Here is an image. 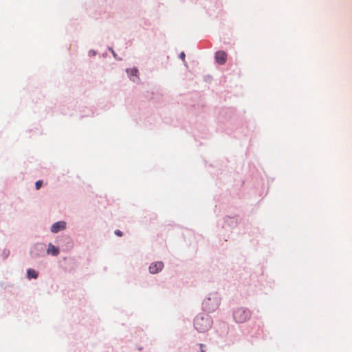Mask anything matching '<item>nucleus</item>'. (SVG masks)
Returning a JSON list of instances; mask_svg holds the SVG:
<instances>
[{"label": "nucleus", "mask_w": 352, "mask_h": 352, "mask_svg": "<svg viewBox=\"0 0 352 352\" xmlns=\"http://www.w3.org/2000/svg\"><path fill=\"white\" fill-rule=\"evenodd\" d=\"M195 329L201 333L206 332L210 329L212 320L209 316H197L194 321Z\"/></svg>", "instance_id": "obj_1"}, {"label": "nucleus", "mask_w": 352, "mask_h": 352, "mask_svg": "<svg viewBox=\"0 0 352 352\" xmlns=\"http://www.w3.org/2000/svg\"><path fill=\"white\" fill-rule=\"evenodd\" d=\"M233 316L236 322H244L250 318V312L243 308H238L234 312Z\"/></svg>", "instance_id": "obj_2"}, {"label": "nucleus", "mask_w": 352, "mask_h": 352, "mask_svg": "<svg viewBox=\"0 0 352 352\" xmlns=\"http://www.w3.org/2000/svg\"><path fill=\"white\" fill-rule=\"evenodd\" d=\"M205 310L208 312L213 311L218 306V300L217 299L212 300L211 298L206 299L203 303Z\"/></svg>", "instance_id": "obj_3"}, {"label": "nucleus", "mask_w": 352, "mask_h": 352, "mask_svg": "<svg viewBox=\"0 0 352 352\" xmlns=\"http://www.w3.org/2000/svg\"><path fill=\"white\" fill-rule=\"evenodd\" d=\"M227 54L222 50L218 51L215 54V60L219 65H223L227 60Z\"/></svg>", "instance_id": "obj_4"}, {"label": "nucleus", "mask_w": 352, "mask_h": 352, "mask_svg": "<svg viewBox=\"0 0 352 352\" xmlns=\"http://www.w3.org/2000/svg\"><path fill=\"white\" fill-rule=\"evenodd\" d=\"M164 267V264L161 261L154 262L149 266V272L151 274H157L160 272Z\"/></svg>", "instance_id": "obj_5"}, {"label": "nucleus", "mask_w": 352, "mask_h": 352, "mask_svg": "<svg viewBox=\"0 0 352 352\" xmlns=\"http://www.w3.org/2000/svg\"><path fill=\"white\" fill-rule=\"evenodd\" d=\"M66 228V223L65 221H58L54 223L51 227V231L53 233H57L60 230H63Z\"/></svg>", "instance_id": "obj_6"}, {"label": "nucleus", "mask_w": 352, "mask_h": 352, "mask_svg": "<svg viewBox=\"0 0 352 352\" xmlns=\"http://www.w3.org/2000/svg\"><path fill=\"white\" fill-rule=\"evenodd\" d=\"M47 252L48 254H51L53 256H56L59 253L58 249L51 243L49 244Z\"/></svg>", "instance_id": "obj_7"}, {"label": "nucleus", "mask_w": 352, "mask_h": 352, "mask_svg": "<svg viewBox=\"0 0 352 352\" xmlns=\"http://www.w3.org/2000/svg\"><path fill=\"white\" fill-rule=\"evenodd\" d=\"M38 272L33 270V269H28L27 270V276L29 279H31V278H37L38 277Z\"/></svg>", "instance_id": "obj_8"}, {"label": "nucleus", "mask_w": 352, "mask_h": 352, "mask_svg": "<svg viewBox=\"0 0 352 352\" xmlns=\"http://www.w3.org/2000/svg\"><path fill=\"white\" fill-rule=\"evenodd\" d=\"M126 72H127L130 76L137 77V76H138V69H136V68H131V69H126Z\"/></svg>", "instance_id": "obj_9"}, {"label": "nucleus", "mask_w": 352, "mask_h": 352, "mask_svg": "<svg viewBox=\"0 0 352 352\" xmlns=\"http://www.w3.org/2000/svg\"><path fill=\"white\" fill-rule=\"evenodd\" d=\"M42 184H43L42 181H41V180L37 181L35 183L36 189V190H39L41 188V186H42Z\"/></svg>", "instance_id": "obj_10"}, {"label": "nucleus", "mask_w": 352, "mask_h": 352, "mask_svg": "<svg viewBox=\"0 0 352 352\" xmlns=\"http://www.w3.org/2000/svg\"><path fill=\"white\" fill-rule=\"evenodd\" d=\"M115 234L118 236H122V232L119 230H117L115 231Z\"/></svg>", "instance_id": "obj_11"}, {"label": "nucleus", "mask_w": 352, "mask_h": 352, "mask_svg": "<svg viewBox=\"0 0 352 352\" xmlns=\"http://www.w3.org/2000/svg\"><path fill=\"white\" fill-rule=\"evenodd\" d=\"M204 346H205L204 344H199L201 352H206V351L204 349Z\"/></svg>", "instance_id": "obj_12"}, {"label": "nucleus", "mask_w": 352, "mask_h": 352, "mask_svg": "<svg viewBox=\"0 0 352 352\" xmlns=\"http://www.w3.org/2000/svg\"><path fill=\"white\" fill-rule=\"evenodd\" d=\"M179 57L182 59V60H184V58H185V54L184 52H182L179 55Z\"/></svg>", "instance_id": "obj_13"}]
</instances>
